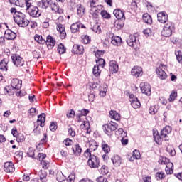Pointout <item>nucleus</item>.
I'll return each instance as SVG.
<instances>
[{"instance_id": "obj_1", "label": "nucleus", "mask_w": 182, "mask_h": 182, "mask_svg": "<svg viewBox=\"0 0 182 182\" xmlns=\"http://www.w3.org/2000/svg\"><path fill=\"white\" fill-rule=\"evenodd\" d=\"M13 18L20 28H26L29 25V20L26 19V16L22 12H16Z\"/></svg>"}, {"instance_id": "obj_2", "label": "nucleus", "mask_w": 182, "mask_h": 182, "mask_svg": "<svg viewBox=\"0 0 182 182\" xmlns=\"http://www.w3.org/2000/svg\"><path fill=\"white\" fill-rule=\"evenodd\" d=\"M173 29H174V24L171 22H168L166 24H165L164 29L161 32L162 36L165 38H168L169 36H171L173 33Z\"/></svg>"}, {"instance_id": "obj_3", "label": "nucleus", "mask_w": 182, "mask_h": 182, "mask_svg": "<svg viewBox=\"0 0 182 182\" xmlns=\"http://www.w3.org/2000/svg\"><path fill=\"white\" fill-rule=\"evenodd\" d=\"M87 164L91 168H97L100 164V161L97 156L92 155L89 158Z\"/></svg>"}, {"instance_id": "obj_4", "label": "nucleus", "mask_w": 182, "mask_h": 182, "mask_svg": "<svg viewBox=\"0 0 182 182\" xmlns=\"http://www.w3.org/2000/svg\"><path fill=\"white\" fill-rule=\"evenodd\" d=\"M166 68H167L166 65L161 64L160 66L156 70V74L158 75L159 79H161V80L167 79V73L163 70V69H166Z\"/></svg>"}, {"instance_id": "obj_5", "label": "nucleus", "mask_w": 182, "mask_h": 182, "mask_svg": "<svg viewBox=\"0 0 182 182\" xmlns=\"http://www.w3.org/2000/svg\"><path fill=\"white\" fill-rule=\"evenodd\" d=\"M28 12L32 18H39V16H41L39 9L35 6H31L30 9H28Z\"/></svg>"}, {"instance_id": "obj_6", "label": "nucleus", "mask_w": 182, "mask_h": 182, "mask_svg": "<svg viewBox=\"0 0 182 182\" xmlns=\"http://www.w3.org/2000/svg\"><path fill=\"white\" fill-rule=\"evenodd\" d=\"M11 59L13 60V63L17 66V67H21L23 66V59L21 58V56L16 55H11Z\"/></svg>"}, {"instance_id": "obj_7", "label": "nucleus", "mask_w": 182, "mask_h": 182, "mask_svg": "<svg viewBox=\"0 0 182 182\" xmlns=\"http://www.w3.org/2000/svg\"><path fill=\"white\" fill-rule=\"evenodd\" d=\"M131 75L135 77H140L143 75V69L139 66H134L131 70Z\"/></svg>"}, {"instance_id": "obj_8", "label": "nucleus", "mask_w": 182, "mask_h": 182, "mask_svg": "<svg viewBox=\"0 0 182 182\" xmlns=\"http://www.w3.org/2000/svg\"><path fill=\"white\" fill-rule=\"evenodd\" d=\"M102 129L105 133V134H107V136H111L112 132H114L116 130V127H113L112 125H109V124H106L104 126H102Z\"/></svg>"}, {"instance_id": "obj_9", "label": "nucleus", "mask_w": 182, "mask_h": 182, "mask_svg": "<svg viewBox=\"0 0 182 182\" xmlns=\"http://www.w3.org/2000/svg\"><path fill=\"white\" fill-rule=\"evenodd\" d=\"M109 70L112 72V73H117V72H119V65L116 61L112 60L109 62Z\"/></svg>"}, {"instance_id": "obj_10", "label": "nucleus", "mask_w": 182, "mask_h": 182, "mask_svg": "<svg viewBox=\"0 0 182 182\" xmlns=\"http://www.w3.org/2000/svg\"><path fill=\"white\" fill-rule=\"evenodd\" d=\"M157 19L161 23H166L168 21V17L166 12H160L157 14Z\"/></svg>"}, {"instance_id": "obj_11", "label": "nucleus", "mask_w": 182, "mask_h": 182, "mask_svg": "<svg viewBox=\"0 0 182 182\" xmlns=\"http://www.w3.org/2000/svg\"><path fill=\"white\" fill-rule=\"evenodd\" d=\"M141 91L142 93L146 95V96H150L151 95V87L147 82H145L144 85L141 87Z\"/></svg>"}, {"instance_id": "obj_12", "label": "nucleus", "mask_w": 182, "mask_h": 182, "mask_svg": "<svg viewBox=\"0 0 182 182\" xmlns=\"http://www.w3.org/2000/svg\"><path fill=\"white\" fill-rule=\"evenodd\" d=\"M113 14L118 21H124V19H126V17H124V12L119 9L114 10Z\"/></svg>"}, {"instance_id": "obj_13", "label": "nucleus", "mask_w": 182, "mask_h": 182, "mask_svg": "<svg viewBox=\"0 0 182 182\" xmlns=\"http://www.w3.org/2000/svg\"><path fill=\"white\" fill-rule=\"evenodd\" d=\"M171 127L166 126L161 131V136L164 137L165 140H168V137H167L168 134L171 133Z\"/></svg>"}, {"instance_id": "obj_14", "label": "nucleus", "mask_w": 182, "mask_h": 182, "mask_svg": "<svg viewBox=\"0 0 182 182\" xmlns=\"http://www.w3.org/2000/svg\"><path fill=\"white\" fill-rule=\"evenodd\" d=\"M46 43L48 48V49H53V46L56 45V41L50 36H48Z\"/></svg>"}, {"instance_id": "obj_15", "label": "nucleus", "mask_w": 182, "mask_h": 182, "mask_svg": "<svg viewBox=\"0 0 182 182\" xmlns=\"http://www.w3.org/2000/svg\"><path fill=\"white\" fill-rule=\"evenodd\" d=\"M4 38L7 39V41H14L15 38H16V34L13 32L12 30H6L4 33Z\"/></svg>"}, {"instance_id": "obj_16", "label": "nucleus", "mask_w": 182, "mask_h": 182, "mask_svg": "<svg viewBox=\"0 0 182 182\" xmlns=\"http://www.w3.org/2000/svg\"><path fill=\"white\" fill-rule=\"evenodd\" d=\"M57 31L60 33V39H65L66 38V31H65V26L63 24H57Z\"/></svg>"}, {"instance_id": "obj_17", "label": "nucleus", "mask_w": 182, "mask_h": 182, "mask_svg": "<svg viewBox=\"0 0 182 182\" xmlns=\"http://www.w3.org/2000/svg\"><path fill=\"white\" fill-rule=\"evenodd\" d=\"M11 87H13V89L19 90V89H21V87H22V81L19 80L18 79H14L11 81Z\"/></svg>"}, {"instance_id": "obj_18", "label": "nucleus", "mask_w": 182, "mask_h": 182, "mask_svg": "<svg viewBox=\"0 0 182 182\" xmlns=\"http://www.w3.org/2000/svg\"><path fill=\"white\" fill-rule=\"evenodd\" d=\"M4 171L6 173H14V171H15L14 164H12V162L4 163Z\"/></svg>"}, {"instance_id": "obj_19", "label": "nucleus", "mask_w": 182, "mask_h": 182, "mask_svg": "<svg viewBox=\"0 0 182 182\" xmlns=\"http://www.w3.org/2000/svg\"><path fill=\"white\" fill-rule=\"evenodd\" d=\"M127 43L129 46L133 47L135 46L137 43V38L134 35L129 36V38L127 40Z\"/></svg>"}, {"instance_id": "obj_20", "label": "nucleus", "mask_w": 182, "mask_h": 182, "mask_svg": "<svg viewBox=\"0 0 182 182\" xmlns=\"http://www.w3.org/2000/svg\"><path fill=\"white\" fill-rule=\"evenodd\" d=\"M46 120V115L45 114H42L38 116L37 124L38 126H41V127H43L45 126V121Z\"/></svg>"}, {"instance_id": "obj_21", "label": "nucleus", "mask_w": 182, "mask_h": 182, "mask_svg": "<svg viewBox=\"0 0 182 182\" xmlns=\"http://www.w3.org/2000/svg\"><path fill=\"white\" fill-rule=\"evenodd\" d=\"M93 146L92 145H90V149H87L85 152H84V156L87 159L91 156H93L92 155V150H93V151H95V150H96V149H97V146L95 145L94 148H92Z\"/></svg>"}, {"instance_id": "obj_22", "label": "nucleus", "mask_w": 182, "mask_h": 182, "mask_svg": "<svg viewBox=\"0 0 182 182\" xmlns=\"http://www.w3.org/2000/svg\"><path fill=\"white\" fill-rule=\"evenodd\" d=\"M111 160L115 167H119L120 164H122V159L120 156H119V155H115L111 159Z\"/></svg>"}, {"instance_id": "obj_23", "label": "nucleus", "mask_w": 182, "mask_h": 182, "mask_svg": "<svg viewBox=\"0 0 182 182\" xmlns=\"http://www.w3.org/2000/svg\"><path fill=\"white\" fill-rule=\"evenodd\" d=\"M140 157H141V155H140V151H139L137 149H135L133 151L132 156L129 158V161H134V160H139Z\"/></svg>"}, {"instance_id": "obj_24", "label": "nucleus", "mask_w": 182, "mask_h": 182, "mask_svg": "<svg viewBox=\"0 0 182 182\" xmlns=\"http://www.w3.org/2000/svg\"><path fill=\"white\" fill-rule=\"evenodd\" d=\"M109 117L114 119V120L119 121L120 120V114L114 110L109 111Z\"/></svg>"}, {"instance_id": "obj_25", "label": "nucleus", "mask_w": 182, "mask_h": 182, "mask_svg": "<svg viewBox=\"0 0 182 182\" xmlns=\"http://www.w3.org/2000/svg\"><path fill=\"white\" fill-rule=\"evenodd\" d=\"M111 43L114 45V46H120V45H122V38L115 36L111 40Z\"/></svg>"}, {"instance_id": "obj_26", "label": "nucleus", "mask_w": 182, "mask_h": 182, "mask_svg": "<svg viewBox=\"0 0 182 182\" xmlns=\"http://www.w3.org/2000/svg\"><path fill=\"white\" fill-rule=\"evenodd\" d=\"M73 52H75V53L81 55V53H83V50H85V49L83 48V46L74 45L73 47Z\"/></svg>"}, {"instance_id": "obj_27", "label": "nucleus", "mask_w": 182, "mask_h": 182, "mask_svg": "<svg viewBox=\"0 0 182 182\" xmlns=\"http://www.w3.org/2000/svg\"><path fill=\"white\" fill-rule=\"evenodd\" d=\"M142 18L145 23H148L149 25H151V23H153L151 16H150L149 14H144Z\"/></svg>"}, {"instance_id": "obj_28", "label": "nucleus", "mask_w": 182, "mask_h": 182, "mask_svg": "<svg viewBox=\"0 0 182 182\" xmlns=\"http://www.w3.org/2000/svg\"><path fill=\"white\" fill-rule=\"evenodd\" d=\"M38 176L40 177V180L42 182H46V177H48V173L45 170H41L38 172Z\"/></svg>"}, {"instance_id": "obj_29", "label": "nucleus", "mask_w": 182, "mask_h": 182, "mask_svg": "<svg viewBox=\"0 0 182 182\" xmlns=\"http://www.w3.org/2000/svg\"><path fill=\"white\" fill-rule=\"evenodd\" d=\"M80 129H84V130H87V133H90V124L87 121H83Z\"/></svg>"}, {"instance_id": "obj_30", "label": "nucleus", "mask_w": 182, "mask_h": 182, "mask_svg": "<svg viewBox=\"0 0 182 182\" xmlns=\"http://www.w3.org/2000/svg\"><path fill=\"white\" fill-rule=\"evenodd\" d=\"M131 105L134 109H139L141 106V104L138 98H134V100L131 101Z\"/></svg>"}, {"instance_id": "obj_31", "label": "nucleus", "mask_w": 182, "mask_h": 182, "mask_svg": "<svg viewBox=\"0 0 182 182\" xmlns=\"http://www.w3.org/2000/svg\"><path fill=\"white\" fill-rule=\"evenodd\" d=\"M80 28V23H73L70 26L71 32L73 33H76Z\"/></svg>"}, {"instance_id": "obj_32", "label": "nucleus", "mask_w": 182, "mask_h": 182, "mask_svg": "<svg viewBox=\"0 0 182 182\" xmlns=\"http://www.w3.org/2000/svg\"><path fill=\"white\" fill-rule=\"evenodd\" d=\"M34 39L36 42H38V43H40V45H45V43H46V41L43 39L42 36H39L38 34L35 35Z\"/></svg>"}, {"instance_id": "obj_33", "label": "nucleus", "mask_w": 182, "mask_h": 182, "mask_svg": "<svg viewBox=\"0 0 182 182\" xmlns=\"http://www.w3.org/2000/svg\"><path fill=\"white\" fill-rule=\"evenodd\" d=\"M38 8H42V9H46L49 6V3L46 0H41L38 2Z\"/></svg>"}, {"instance_id": "obj_34", "label": "nucleus", "mask_w": 182, "mask_h": 182, "mask_svg": "<svg viewBox=\"0 0 182 182\" xmlns=\"http://www.w3.org/2000/svg\"><path fill=\"white\" fill-rule=\"evenodd\" d=\"M77 14L79 16H82L85 14V7L82 4L77 5Z\"/></svg>"}, {"instance_id": "obj_35", "label": "nucleus", "mask_w": 182, "mask_h": 182, "mask_svg": "<svg viewBox=\"0 0 182 182\" xmlns=\"http://www.w3.org/2000/svg\"><path fill=\"white\" fill-rule=\"evenodd\" d=\"M173 163H168L166 164L165 171L166 174H173Z\"/></svg>"}, {"instance_id": "obj_36", "label": "nucleus", "mask_w": 182, "mask_h": 182, "mask_svg": "<svg viewBox=\"0 0 182 182\" xmlns=\"http://www.w3.org/2000/svg\"><path fill=\"white\" fill-rule=\"evenodd\" d=\"M161 139H164V137H162L161 135L159 136L158 132L156 134L154 133V140L157 143V144H160V143H161Z\"/></svg>"}, {"instance_id": "obj_37", "label": "nucleus", "mask_w": 182, "mask_h": 182, "mask_svg": "<svg viewBox=\"0 0 182 182\" xmlns=\"http://www.w3.org/2000/svg\"><path fill=\"white\" fill-rule=\"evenodd\" d=\"M41 164L44 170H48V168H49V166H50V161H41Z\"/></svg>"}, {"instance_id": "obj_38", "label": "nucleus", "mask_w": 182, "mask_h": 182, "mask_svg": "<svg viewBox=\"0 0 182 182\" xmlns=\"http://www.w3.org/2000/svg\"><path fill=\"white\" fill-rule=\"evenodd\" d=\"M73 151L74 154H80L82 153V147L79 144H76L74 147H73Z\"/></svg>"}, {"instance_id": "obj_39", "label": "nucleus", "mask_w": 182, "mask_h": 182, "mask_svg": "<svg viewBox=\"0 0 182 182\" xmlns=\"http://www.w3.org/2000/svg\"><path fill=\"white\" fill-rule=\"evenodd\" d=\"M48 6L51 8L52 11H55V12H58V11H59V7H58V5H56V3L53 1L48 3Z\"/></svg>"}, {"instance_id": "obj_40", "label": "nucleus", "mask_w": 182, "mask_h": 182, "mask_svg": "<svg viewBox=\"0 0 182 182\" xmlns=\"http://www.w3.org/2000/svg\"><path fill=\"white\" fill-rule=\"evenodd\" d=\"M102 149L105 153H110V146H109L105 141L102 142Z\"/></svg>"}, {"instance_id": "obj_41", "label": "nucleus", "mask_w": 182, "mask_h": 182, "mask_svg": "<svg viewBox=\"0 0 182 182\" xmlns=\"http://www.w3.org/2000/svg\"><path fill=\"white\" fill-rule=\"evenodd\" d=\"M92 73L96 77L100 75V69H99V65L94 66Z\"/></svg>"}, {"instance_id": "obj_42", "label": "nucleus", "mask_w": 182, "mask_h": 182, "mask_svg": "<svg viewBox=\"0 0 182 182\" xmlns=\"http://www.w3.org/2000/svg\"><path fill=\"white\" fill-rule=\"evenodd\" d=\"M58 50L60 55H63V53L66 52V48H65V46H63V44L60 43L58 46Z\"/></svg>"}, {"instance_id": "obj_43", "label": "nucleus", "mask_w": 182, "mask_h": 182, "mask_svg": "<svg viewBox=\"0 0 182 182\" xmlns=\"http://www.w3.org/2000/svg\"><path fill=\"white\" fill-rule=\"evenodd\" d=\"M7 65H8V63H6V60H5V59H3L0 62V69L1 70H8V68H6Z\"/></svg>"}, {"instance_id": "obj_44", "label": "nucleus", "mask_w": 182, "mask_h": 182, "mask_svg": "<svg viewBox=\"0 0 182 182\" xmlns=\"http://www.w3.org/2000/svg\"><path fill=\"white\" fill-rule=\"evenodd\" d=\"M97 62V66H98V68H105V63H106V62L105 61V59L103 58H100L98 60H96Z\"/></svg>"}, {"instance_id": "obj_45", "label": "nucleus", "mask_w": 182, "mask_h": 182, "mask_svg": "<svg viewBox=\"0 0 182 182\" xmlns=\"http://www.w3.org/2000/svg\"><path fill=\"white\" fill-rule=\"evenodd\" d=\"M23 152L16 151L14 154V159H16L18 161H20V160H22L23 159Z\"/></svg>"}, {"instance_id": "obj_46", "label": "nucleus", "mask_w": 182, "mask_h": 182, "mask_svg": "<svg viewBox=\"0 0 182 182\" xmlns=\"http://www.w3.org/2000/svg\"><path fill=\"white\" fill-rule=\"evenodd\" d=\"M92 31L96 33H100L102 30L100 29V25L99 24V23H97L93 26Z\"/></svg>"}, {"instance_id": "obj_47", "label": "nucleus", "mask_w": 182, "mask_h": 182, "mask_svg": "<svg viewBox=\"0 0 182 182\" xmlns=\"http://www.w3.org/2000/svg\"><path fill=\"white\" fill-rule=\"evenodd\" d=\"M177 98V92L176 91H172V92L170 95L168 101L170 102H174V100H176V99Z\"/></svg>"}, {"instance_id": "obj_48", "label": "nucleus", "mask_w": 182, "mask_h": 182, "mask_svg": "<svg viewBox=\"0 0 182 182\" xmlns=\"http://www.w3.org/2000/svg\"><path fill=\"white\" fill-rule=\"evenodd\" d=\"M175 55L176 56V59L179 63H182V53L181 51H176Z\"/></svg>"}, {"instance_id": "obj_49", "label": "nucleus", "mask_w": 182, "mask_h": 182, "mask_svg": "<svg viewBox=\"0 0 182 182\" xmlns=\"http://www.w3.org/2000/svg\"><path fill=\"white\" fill-rule=\"evenodd\" d=\"M158 162L159 163V164H168V163H171V162H168V159H167V158L166 157H161V159H159Z\"/></svg>"}, {"instance_id": "obj_50", "label": "nucleus", "mask_w": 182, "mask_h": 182, "mask_svg": "<svg viewBox=\"0 0 182 182\" xmlns=\"http://www.w3.org/2000/svg\"><path fill=\"white\" fill-rule=\"evenodd\" d=\"M16 141L18 143H22V142L25 141V136L23 134H18L16 136Z\"/></svg>"}, {"instance_id": "obj_51", "label": "nucleus", "mask_w": 182, "mask_h": 182, "mask_svg": "<svg viewBox=\"0 0 182 182\" xmlns=\"http://www.w3.org/2000/svg\"><path fill=\"white\" fill-rule=\"evenodd\" d=\"M156 177L157 180H163L166 177V174L163 172H159L156 173Z\"/></svg>"}, {"instance_id": "obj_52", "label": "nucleus", "mask_w": 182, "mask_h": 182, "mask_svg": "<svg viewBox=\"0 0 182 182\" xmlns=\"http://www.w3.org/2000/svg\"><path fill=\"white\" fill-rule=\"evenodd\" d=\"M27 154L28 157H31L32 159H33L35 157V151L33 150V149L29 148Z\"/></svg>"}, {"instance_id": "obj_53", "label": "nucleus", "mask_w": 182, "mask_h": 182, "mask_svg": "<svg viewBox=\"0 0 182 182\" xmlns=\"http://www.w3.org/2000/svg\"><path fill=\"white\" fill-rule=\"evenodd\" d=\"M48 134L46 133L43 134V138L41 140L40 143L38 144V146H42L44 143H46L48 141Z\"/></svg>"}, {"instance_id": "obj_54", "label": "nucleus", "mask_w": 182, "mask_h": 182, "mask_svg": "<svg viewBox=\"0 0 182 182\" xmlns=\"http://www.w3.org/2000/svg\"><path fill=\"white\" fill-rule=\"evenodd\" d=\"M100 15H102V18H105L106 19H109L110 18V14H109L106 11H101Z\"/></svg>"}, {"instance_id": "obj_55", "label": "nucleus", "mask_w": 182, "mask_h": 182, "mask_svg": "<svg viewBox=\"0 0 182 182\" xmlns=\"http://www.w3.org/2000/svg\"><path fill=\"white\" fill-rule=\"evenodd\" d=\"M90 86L92 87V89H97V87H100V81L92 82L90 85Z\"/></svg>"}, {"instance_id": "obj_56", "label": "nucleus", "mask_w": 182, "mask_h": 182, "mask_svg": "<svg viewBox=\"0 0 182 182\" xmlns=\"http://www.w3.org/2000/svg\"><path fill=\"white\" fill-rule=\"evenodd\" d=\"M143 33L146 36V38H149V36H150V35L151 34V29L146 28L143 31Z\"/></svg>"}, {"instance_id": "obj_57", "label": "nucleus", "mask_w": 182, "mask_h": 182, "mask_svg": "<svg viewBox=\"0 0 182 182\" xmlns=\"http://www.w3.org/2000/svg\"><path fill=\"white\" fill-rule=\"evenodd\" d=\"M103 51L102 50H97L95 53V58H97L98 59H102V58H103Z\"/></svg>"}, {"instance_id": "obj_58", "label": "nucleus", "mask_w": 182, "mask_h": 182, "mask_svg": "<svg viewBox=\"0 0 182 182\" xmlns=\"http://www.w3.org/2000/svg\"><path fill=\"white\" fill-rule=\"evenodd\" d=\"M149 113L151 114H156V113H157V108H156V106L154 105L149 108Z\"/></svg>"}, {"instance_id": "obj_59", "label": "nucleus", "mask_w": 182, "mask_h": 182, "mask_svg": "<svg viewBox=\"0 0 182 182\" xmlns=\"http://www.w3.org/2000/svg\"><path fill=\"white\" fill-rule=\"evenodd\" d=\"M38 158L40 161H43L45 159H46V154H38Z\"/></svg>"}, {"instance_id": "obj_60", "label": "nucleus", "mask_w": 182, "mask_h": 182, "mask_svg": "<svg viewBox=\"0 0 182 182\" xmlns=\"http://www.w3.org/2000/svg\"><path fill=\"white\" fill-rule=\"evenodd\" d=\"M82 41H83L84 43H86V44L90 43V38L87 35H85L82 37Z\"/></svg>"}, {"instance_id": "obj_61", "label": "nucleus", "mask_w": 182, "mask_h": 182, "mask_svg": "<svg viewBox=\"0 0 182 182\" xmlns=\"http://www.w3.org/2000/svg\"><path fill=\"white\" fill-rule=\"evenodd\" d=\"M57 129H58V125H56L55 122H51L50 125V130H51V132H55Z\"/></svg>"}, {"instance_id": "obj_62", "label": "nucleus", "mask_w": 182, "mask_h": 182, "mask_svg": "<svg viewBox=\"0 0 182 182\" xmlns=\"http://www.w3.org/2000/svg\"><path fill=\"white\" fill-rule=\"evenodd\" d=\"M67 117H68V118L75 117V112L73 111V109H70V110L67 113Z\"/></svg>"}, {"instance_id": "obj_63", "label": "nucleus", "mask_w": 182, "mask_h": 182, "mask_svg": "<svg viewBox=\"0 0 182 182\" xmlns=\"http://www.w3.org/2000/svg\"><path fill=\"white\" fill-rule=\"evenodd\" d=\"M68 182H75V175L70 174L67 179Z\"/></svg>"}, {"instance_id": "obj_64", "label": "nucleus", "mask_w": 182, "mask_h": 182, "mask_svg": "<svg viewBox=\"0 0 182 182\" xmlns=\"http://www.w3.org/2000/svg\"><path fill=\"white\" fill-rule=\"evenodd\" d=\"M97 182H107V178L103 177V176H100L97 179Z\"/></svg>"}]
</instances>
